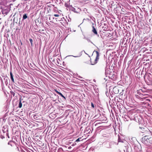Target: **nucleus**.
<instances>
[{
  "instance_id": "9",
  "label": "nucleus",
  "mask_w": 152,
  "mask_h": 152,
  "mask_svg": "<svg viewBox=\"0 0 152 152\" xmlns=\"http://www.w3.org/2000/svg\"><path fill=\"white\" fill-rule=\"evenodd\" d=\"M106 77L104 78V80L106 81L107 80L108 78H110L112 79V77H111L110 76V75L108 74H107L106 72H105Z\"/></svg>"
},
{
  "instance_id": "32",
  "label": "nucleus",
  "mask_w": 152,
  "mask_h": 152,
  "mask_svg": "<svg viewBox=\"0 0 152 152\" xmlns=\"http://www.w3.org/2000/svg\"><path fill=\"white\" fill-rule=\"evenodd\" d=\"M16 0H13V1H16Z\"/></svg>"
},
{
  "instance_id": "20",
  "label": "nucleus",
  "mask_w": 152,
  "mask_h": 152,
  "mask_svg": "<svg viewBox=\"0 0 152 152\" xmlns=\"http://www.w3.org/2000/svg\"><path fill=\"white\" fill-rule=\"evenodd\" d=\"M5 135V134H4V135H2L1 134L0 135V137L2 139L4 138L5 137V136H6V135Z\"/></svg>"
},
{
  "instance_id": "30",
  "label": "nucleus",
  "mask_w": 152,
  "mask_h": 152,
  "mask_svg": "<svg viewBox=\"0 0 152 152\" xmlns=\"http://www.w3.org/2000/svg\"><path fill=\"white\" fill-rule=\"evenodd\" d=\"M147 101H150V100L149 99H146Z\"/></svg>"
},
{
  "instance_id": "26",
  "label": "nucleus",
  "mask_w": 152,
  "mask_h": 152,
  "mask_svg": "<svg viewBox=\"0 0 152 152\" xmlns=\"http://www.w3.org/2000/svg\"><path fill=\"white\" fill-rule=\"evenodd\" d=\"M73 56L74 57L77 58V57H80V55H79L78 56H73L72 55H70V56Z\"/></svg>"
},
{
  "instance_id": "16",
  "label": "nucleus",
  "mask_w": 152,
  "mask_h": 152,
  "mask_svg": "<svg viewBox=\"0 0 152 152\" xmlns=\"http://www.w3.org/2000/svg\"><path fill=\"white\" fill-rule=\"evenodd\" d=\"M28 18L27 14H24L23 15V20H24Z\"/></svg>"
},
{
  "instance_id": "13",
  "label": "nucleus",
  "mask_w": 152,
  "mask_h": 152,
  "mask_svg": "<svg viewBox=\"0 0 152 152\" xmlns=\"http://www.w3.org/2000/svg\"><path fill=\"white\" fill-rule=\"evenodd\" d=\"M56 92L59 95H60L62 97H63L64 99V100L66 99V98L65 96L61 93L57 91H56Z\"/></svg>"
},
{
  "instance_id": "35",
  "label": "nucleus",
  "mask_w": 152,
  "mask_h": 152,
  "mask_svg": "<svg viewBox=\"0 0 152 152\" xmlns=\"http://www.w3.org/2000/svg\"><path fill=\"white\" fill-rule=\"evenodd\" d=\"M71 143V142H70V143H69V144H70Z\"/></svg>"
},
{
  "instance_id": "27",
  "label": "nucleus",
  "mask_w": 152,
  "mask_h": 152,
  "mask_svg": "<svg viewBox=\"0 0 152 152\" xmlns=\"http://www.w3.org/2000/svg\"><path fill=\"white\" fill-rule=\"evenodd\" d=\"M91 106L92 107V108H94V104H93V102H91Z\"/></svg>"
},
{
  "instance_id": "29",
  "label": "nucleus",
  "mask_w": 152,
  "mask_h": 152,
  "mask_svg": "<svg viewBox=\"0 0 152 152\" xmlns=\"http://www.w3.org/2000/svg\"><path fill=\"white\" fill-rule=\"evenodd\" d=\"M71 148H72V147L71 146H70L68 148V149H69L70 150L71 149Z\"/></svg>"
},
{
  "instance_id": "4",
  "label": "nucleus",
  "mask_w": 152,
  "mask_h": 152,
  "mask_svg": "<svg viewBox=\"0 0 152 152\" xmlns=\"http://www.w3.org/2000/svg\"><path fill=\"white\" fill-rule=\"evenodd\" d=\"M95 51L96 53V57L94 63H92V62H91V65H94L96 64L97 62V61L99 59V52L97 51Z\"/></svg>"
},
{
  "instance_id": "2",
  "label": "nucleus",
  "mask_w": 152,
  "mask_h": 152,
  "mask_svg": "<svg viewBox=\"0 0 152 152\" xmlns=\"http://www.w3.org/2000/svg\"><path fill=\"white\" fill-rule=\"evenodd\" d=\"M10 9L9 7H4L3 8H1V12L2 14L5 16L7 15L9 12Z\"/></svg>"
},
{
  "instance_id": "1",
  "label": "nucleus",
  "mask_w": 152,
  "mask_h": 152,
  "mask_svg": "<svg viewBox=\"0 0 152 152\" xmlns=\"http://www.w3.org/2000/svg\"><path fill=\"white\" fill-rule=\"evenodd\" d=\"M141 141L147 145H149V143H152V135L150 134L145 136L142 139Z\"/></svg>"
},
{
  "instance_id": "18",
  "label": "nucleus",
  "mask_w": 152,
  "mask_h": 152,
  "mask_svg": "<svg viewBox=\"0 0 152 152\" xmlns=\"http://www.w3.org/2000/svg\"><path fill=\"white\" fill-rule=\"evenodd\" d=\"M4 80L5 81V84L7 85L8 84V79L7 77L6 78H4Z\"/></svg>"
},
{
  "instance_id": "12",
  "label": "nucleus",
  "mask_w": 152,
  "mask_h": 152,
  "mask_svg": "<svg viewBox=\"0 0 152 152\" xmlns=\"http://www.w3.org/2000/svg\"><path fill=\"white\" fill-rule=\"evenodd\" d=\"M53 19H55L56 20V21H60L61 20H63L62 19H64V17L60 18V17H58V18H54V17H53Z\"/></svg>"
},
{
  "instance_id": "8",
  "label": "nucleus",
  "mask_w": 152,
  "mask_h": 152,
  "mask_svg": "<svg viewBox=\"0 0 152 152\" xmlns=\"http://www.w3.org/2000/svg\"><path fill=\"white\" fill-rule=\"evenodd\" d=\"M94 24L93 23H92V27L93 28V29L92 30V31L95 34H97V31L94 27Z\"/></svg>"
},
{
  "instance_id": "6",
  "label": "nucleus",
  "mask_w": 152,
  "mask_h": 152,
  "mask_svg": "<svg viewBox=\"0 0 152 152\" xmlns=\"http://www.w3.org/2000/svg\"><path fill=\"white\" fill-rule=\"evenodd\" d=\"M118 142H121L125 144L128 143L127 142L126 140H124L123 139H122L121 137L119 136H118Z\"/></svg>"
},
{
  "instance_id": "24",
  "label": "nucleus",
  "mask_w": 152,
  "mask_h": 152,
  "mask_svg": "<svg viewBox=\"0 0 152 152\" xmlns=\"http://www.w3.org/2000/svg\"><path fill=\"white\" fill-rule=\"evenodd\" d=\"M72 10L73 11L75 12H77L75 11V8H73L72 9Z\"/></svg>"
},
{
  "instance_id": "14",
  "label": "nucleus",
  "mask_w": 152,
  "mask_h": 152,
  "mask_svg": "<svg viewBox=\"0 0 152 152\" xmlns=\"http://www.w3.org/2000/svg\"><path fill=\"white\" fill-rule=\"evenodd\" d=\"M10 75L11 79L12 81V82L14 83V79L13 78V75L12 73V72H10Z\"/></svg>"
},
{
  "instance_id": "33",
  "label": "nucleus",
  "mask_w": 152,
  "mask_h": 152,
  "mask_svg": "<svg viewBox=\"0 0 152 152\" xmlns=\"http://www.w3.org/2000/svg\"><path fill=\"white\" fill-rule=\"evenodd\" d=\"M84 20H85V19H83V21Z\"/></svg>"
},
{
  "instance_id": "22",
  "label": "nucleus",
  "mask_w": 152,
  "mask_h": 152,
  "mask_svg": "<svg viewBox=\"0 0 152 152\" xmlns=\"http://www.w3.org/2000/svg\"><path fill=\"white\" fill-rule=\"evenodd\" d=\"M86 40H87V41H88V42H90L91 43L93 44V42L91 41V40L90 39H89L88 38H86Z\"/></svg>"
},
{
  "instance_id": "23",
  "label": "nucleus",
  "mask_w": 152,
  "mask_h": 152,
  "mask_svg": "<svg viewBox=\"0 0 152 152\" xmlns=\"http://www.w3.org/2000/svg\"><path fill=\"white\" fill-rule=\"evenodd\" d=\"M53 16H54L55 17H60L59 15L58 14H54V15Z\"/></svg>"
},
{
  "instance_id": "28",
  "label": "nucleus",
  "mask_w": 152,
  "mask_h": 152,
  "mask_svg": "<svg viewBox=\"0 0 152 152\" xmlns=\"http://www.w3.org/2000/svg\"><path fill=\"white\" fill-rule=\"evenodd\" d=\"M114 142H110L109 143V144H110V145H112V144L114 143Z\"/></svg>"
},
{
  "instance_id": "11",
  "label": "nucleus",
  "mask_w": 152,
  "mask_h": 152,
  "mask_svg": "<svg viewBox=\"0 0 152 152\" xmlns=\"http://www.w3.org/2000/svg\"><path fill=\"white\" fill-rule=\"evenodd\" d=\"M8 144L9 145H10L11 146H12L15 144V142L11 140L8 142Z\"/></svg>"
},
{
  "instance_id": "31",
  "label": "nucleus",
  "mask_w": 152,
  "mask_h": 152,
  "mask_svg": "<svg viewBox=\"0 0 152 152\" xmlns=\"http://www.w3.org/2000/svg\"><path fill=\"white\" fill-rule=\"evenodd\" d=\"M78 77L80 78H82V77H81V76H78Z\"/></svg>"
},
{
  "instance_id": "19",
  "label": "nucleus",
  "mask_w": 152,
  "mask_h": 152,
  "mask_svg": "<svg viewBox=\"0 0 152 152\" xmlns=\"http://www.w3.org/2000/svg\"><path fill=\"white\" fill-rule=\"evenodd\" d=\"M82 138L81 137H79V138H78L75 141V142H79L80 141H81V139Z\"/></svg>"
},
{
  "instance_id": "17",
  "label": "nucleus",
  "mask_w": 152,
  "mask_h": 152,
  "mask_svg": "<svg viewBox=\"0 0 152 152\" xmlns=\"http://www.w3.org/2000/svg\"><path fill=\"white\" fill-rule=\"evenodd\" d=\"M22 107V103H21V100L20 101L19 104H18V107L20 108H21Z\"/></svg>"
},
{
  "instance_id": "5",
  "label": "nucleus",
  "mask_w": 152,
  "mask_h": 152,
  "mask_svg": "<svg viewBox=\"0 0 152 152\" xmlns=\"http://www.w3.org/2000/svg\"><path fill=\"white\" fill-rule=\"evenodd\" d=\"M114 1L113 0H107V4H109V6H113L115 5V4H114Z\"/></svg>"
},
{
  "instance_id": "15",
  "label": "nucleus",
  "mask_w": 152,
  "mask_h": 152,
  "mask_svg": "<svg viewBox=\"0 0 152 152\" xmlns=\"http://www.w3.org/2000/svg\"><path fill=\"white\" fill-rule=\"evenodd\" d=\"M56 3L57 4H61V0H54Z\"/></svg>"
},
{
  "instance_id": "7",
  "label": "nucleus",
  "mask_w": 152,
  "mask_h": 152,
  "mask_svg": "<svg viewBox=\"0 0 152 152\" xmlns=\"http://www.w3.org/2000/svg\"><path fill=\"white\" fill-rule=\"evenodd\" d=\"M124 152H131L130 148L127 145L124 146Z\"/></svg>"
},
{
  "instance_id": "25",
  "label": "nucleus",
  "mask_w": 152,
  "mask_h": 152,
  "mask_svg": "<svg viewBox=\"0 0 152 152\" xmlns=\"http://www.w3.org/2000/svg\"><path fill=\"white\" fill-rule=\"evenodd\" d=\"M76 145V142H75L73 144H72V145H71V146H74L75 145Z\"/></svg>"
},
{
  "instance_id": "34",
  "label": "nucleus",
  "mask_w": 152,
  "mask_h": 152,
  "mask_svg": "<svg viewBox=\"0 0 152 152\" xmlns=\"http://www.w3.org/2000/svg\"><path fill=\"white\" fill-rule=\"evenodd\" d=\"M58 18V17H57V18Z\"/></svg>"
},
{
  "instance_id": "21",
  "label": "nucleus",
  "mask_w": 152,
  "mask_h": 152,
  "mask_svg": "<svg viewBox=\"0 0 152 152\" xmlns=\"http://www.w3.org/2000/svg\"><path fill=\"white\" fill-rule=\"evenodd\" d=\"M29 41H30V43L31 44V46H33V40H32V39L30 38V39H29Z\"/></svg>"
},
{
  "instance_id": "3",
  "label": "nucleus",
  "mask_w": 152,
  "mask_h": 152,
  "mask_svg": "<svg viewBox=\"0 0 152 152\" xmlns=\"http://www.w3.org/2000/svg\"><path fill=\"white\" fill-rule=\"evenodd\" d=\"M8 129L7 126H4L3 127L2 131L4 134H5L6 136L9 138V136L8 133Z\"/></svg>"
},
{
  "instance_id": "10",
  "label": "nucleus",
  "mask_w": 152,
  "mask_h": 152,
  "mask_svg": "<svg viewBox=\"0 0 152 152\" xmlns=\"http://www.w3.org/2000/svg\"><path fill=\"white\" fill-rule=\"evenodd\" d=\"M113 91L115 94H117L118 93V90L116 87H115L113 88Z\"/></svg>"
}]
</instances>
